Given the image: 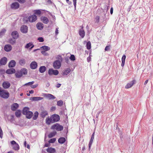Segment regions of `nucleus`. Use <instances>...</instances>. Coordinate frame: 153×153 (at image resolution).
<instances>
[{
  "label": "nucleus",
  "instance_id": "nucleus-15",
  "mask_svg": "<svg viewBox=\"0 0 153 153\" xmlns=\"http://www.w3.org/2000/svg\"><path fill=\"white\" fill-rule=\"evenodd\" d=\"M15 69L13 68L7 69L6 71V74H11L15 73Z\"/></svg>",
  "mask_w": 153,
  "mask_h": 153
},
{
  "label": "nucleus",
  "instance_id": "nucleus-12",
  "mask_svg": "<svg viewBox=\"0 0 153 153\" xmlns=\"http://www.w3.org/2000/svg\"><path fill=\"white\" fill-rule=\"evenodd\" d=\"M40 19L42 22L45 24H47L49 22V20L45 16H41L40 18Z\"/></svg>",
  "mask_w": 153,
  "mask_h": 153
},
{
  "label": "nucleus",
  "instance_id": "nucleus-28",
  "mask_svg": "<svg viewBox=\"0 0 153 153\" xmlns=\"http://www.w3.org/2000/svg\"><path fill=\"white\" fill-rule=\"evenodd\" d=\"M29 108L27 107H25L22 110V114L24 115H26L28 111H29Z\"/></svg>",
  "mask_w": 153,
  "mask_h": 153
},
{
  "label": "nucleus",
  "instance_id": "nucleus-5",
  "mask_svg": "<svg viewBox=\"0 0 153 153\" xmlns=\"http://www.w3.org/2000/svg\"><path fill=\"white\" fill-rule=\"evenodd\" d=\"M59 71L57 70H54L52 68L49 69L48 71V74L50 76L52 75H57L59 74Z\"/></svg>",
  "mask_w": 153,
  "mask_h": 153
},
{
  "label": "nucleus",
  "instance_id": "nucleus-23",
  "mask_svg": "<svg viewBox=\"0 0 153 153\" xmlns=\"http://www.w3.org/2000/svg\"><path fill=\"white\" fill-rule=\"evenodd\" d=\"M19 106V105L17 103H14L11 106V109L13 111H15Z\"/></svg>",
  "mask_w": 153,
  "mask_h": 153
},
{
  "label": "nucleus",
  "instance_id": "nucleus-30",
  "mask_svg": "<svg viewBox=\"0 0 153 153\" xmlns=\"http://www.w3.org/2000/svg\"><path fill=\"white\" fill-rule=\"evenodd\" d=\"M46 68L45 66H41L39 68V71L41 73H44L46 70Z\"/></svg>",
  "mask_w": 153,
  "mask_h": 153
},
{
  "label": "nucleus",
  "instance_id": "nucleus-40",
  "mask_svg": "<svg viewBox=\"0 0 153 153\" xmlns=\"http://www.w3.org/2000/svg\"><path fill=\"white\" fill-rule=\"evenodd\" d=\"M15 114L16 117H19L21 115V111L19 110H17L15 113Z\"/></svg>",
  "mask_w": 153,
  "mask_h": 153
},
{
  "label": "nucleus",
  "instance_id": "nucleus-39",
  "mask_svg": "<svg viewBox=\"0 0 153 153\" xmlns=\"http://www.w3.org/2000/svg\"><path fill=\"white\" fill-rule=\"evenodd\" d=\"M19 63L21 65L23 66L25 63V60L24 59H21L19 60Z\"/></svg>",
  "mask_w": 153,
  "mask_h": 153
},
{
  "label": "nucleus",
  "instance_id": "nucleus-57",
  "mask_svg": "<svg viewBox=\"0 0 153 153\" xmlns=\"http://www.w3.org/2000/svg\"><path fill=\"white\" fill-rule=\"evenodd\" d=\"M41 53L43 55L45 56H47L48 55V53H46L45 51H41Z\"/></svg>",
  "mask_w": 153,
  "mask_h": 153
},
{
  "label": "nucleus",
  "instance_id": "nucleus-54",
  "mask_svg": "<svg viewBox=\"0 0 153 153\" xmlns=\"http://www.w3.org/2000/svg\"><path fill=\"white\" fill-rule=\"evenodd\" d=\"M73 1L75 9H76V0H73Z\"/></svg>",
  "mask_w": 153,
  "mask_h": 153
},
{
  "label": "nucleus",
  "instance_id": "nucleus-59",
  "mask_svg": "<svg viewBox=\"0 0 153 153\" xmlns=\"http://www.w3.org/2000/svg\"><path fill=\"white\" fill-rule=\"evenodd\" d=\"M58 28H56L55 30V34L56 35H57L58 34Z\"/></svg>",
  "mask_w": 153,
  "mask_h": 153
},
{
  "label": "nucleus",
  "instance_id": "nucleus-20",
  "mask_svg": "<svg viewBox=\"0 0 153 153\" xmlns=\"http://www.w3.org/2000/svg\"><path fill=\"white\" fill-rule=\"evenodd\" d=\"M12 49V47L10 45L7 44L4 47V50L7 52L10 51Z\"/></svg>",
  "mask_w": 153,
  "mask_h": 153
},
{
  "label": "nucleus",
  "instance_id": "nucleus-56",
  "mask_svg": "<svg viewBox=\"0 0 153 153\" xmlns=\"http://www.w3.org/2000/svg\"><path fill=\"white\" fill-rule=\"evenodd\" d=\"M17 1L21 3H24L25 2V0H17Z\"/></svg>",
  "mask_w": 153,
  "mask_h": 153
},
{
  "label": "nucleus",
  "instance_id": "nucleus-53",
  "mask_svg": "<svg viewBox=\"0 0 153 153\" xmlns=\"http://www.w3.org/2000/svg\"><path fill=\"white\" fill-rule=\"evenodd\" d=\"M73 1L75 9H76V0H73Z\"/></svg>",
  "mask_w": 153,
  "mask_h": 153
},
{
  "label": "nucleus",
  "instance_id": "nucleus-11",
  "mask_svg": "<svg viewBox=\"0 0 153 153\" xmlns=\"http://www.w3.org/2000/svg\"><path fill=\"white\" fill-rule=\"evenodd\" d=\"M43 96L50 100H53L56 98V97L53 95L49 94H44Z\"/></svg>",
  "mask_w": 153,
  "mask_h": 153
},
{
  "label": "nucleus",
  "instance_id": "nucleus-44",
  "mask_svg": "<svg viewBox=\"0 0 153 153\" xmlns=\"http://www.w3.org/2000/svg\"><path fill=\"white\" fill-rule=\"evenodd\" d=\"M91 44L90 41L88 42L86 44V47L87 49L89 50L91 48Z\"/></svg>",
  "mask_w": 153,
  "mask_h": 153
},
{
  "label": "nucleus",
  "instance_id": "nucleus-58",
  "mask_svg": "<svg viewBox=\"0 0 153 153\" xmlns=\"http://www.w3.org/2000/svg\"><path fill=\"white\" fill-rule=\"evenodd\" d=\"M23 19L24 22L25 23H27L29 21L28 19V17L27 18H25Z\"/></svg>",
  "mask_w": 153,
  "mask_h": 153
},
{
  "label": "nucleus",
  "instance_id": "nucleus-60",
  "mask_svg": "<svg viewBox=\"0 0 153 153\" xmlns=\"http://www.w3.org/2000/svg\"><path fill=\"white\" fill-rule=\"evenodd\" d=\"M56 109V107L55 106L52 107L51 108V110L52 111H54Z\"/></svg>",
  "mask_w": 153,
  "mask_h": 153
},
{
  "label": "nucleus",
  "instance_id": "nucleus-47",
  "mask_svg": "<svg viewBox=\"0 0 153 153\" xmlns=\"http://www.w3.org/2000/svg\"><path fill=\"white\" fill-rule=\"evenodd\" d=\"M69 59L71 61H74L75 60V57L74 55L72 54L71 55L70 57H69Z\"/></svg>",
  "mask_w": 153,
  "mask_h": 153
},
{
  "label": "nucleus",
  "instance_id": "nucleus-27",
  "mask_svg": "<svg viewBox=\"0 0 153 153\" xmlns=\"http://www.w3.org/2000/svg\"><path fill=\"white\" fill-rule=\"evenodd\" d=\"M46 151L50 153H54L55 152V149L52 147H48Z\"/></svg>",
  "mask_w": 153,
  "mask_h": 153
},
{
  "label": "nucleus",
  "instance_id": "nucleus-38",
  "mask_svg": "<svg viewBox=\"0 0 153 153\" xmlns=\"http://www.w3.org/2000/svg\"><path fill=\"white\" fill-rule=\"evenodd\" d=\"M56 134V131H54L50 133L48 135V137L49 138H51L54 137Z\"/></svg>",
  "mask_w": 153,
  "mask_h": 153
},
{
  "label": "nucleus",
  "instance_id": "nucleus-55",
  "mask_svg": "<svg viewBox=\"0 0 153 153\" xmlns=\"http://www.w3.org/2000/svg\"><path fill=\"white\" fill-rule=\"evenodd\" d=\"M38 84H36L34 85H32L31 86V87L32 88H34L37 87L38 86Z\"/></svg>",
  "mask_w": 153,
  "mask_h": 153
},
{
  "label": "nucleus",
  "instance_id": "nucleus-50",
  "mask_svg": "<svg viewBox=\"0 0 153 153\" xmlns=\"http://www.w3.org/2000/svg\"><path fill=\"white\" fill-rule=\"evenodd\" d=\"M40 42H42L44 41V39L42 37H39L37 39Z\"/></svg>",
  "mask_w": 153,
  "mask_h": 153
},
{
  "label": "nucleus",
  "instance_id": "nucleus-21",
  "mask_svg": "<svg viewBox=\"0 0 153 153\" xmlns=\"http://www.w3.org/2000/svg\"><path fill=\"white\" fill-rule=\"evenodd\" d=\"M94 132L93 133V134L91 135V137L90 139V142L89 143L88 145V148L89 149V150L90 149V148L92 144L93 143V140L94 139Z\"/></svg>",
  "mask_w": 153,
  "mask_h": 153
},
{
  "label": "nucleus",
  "instance_id": "nucleus-26",
  "mask_svg": "<svg viewBox=\"0 0 153 153\" xmlns=\"http://www.w3.org/2000/svg\"><path fill=\"white\" fill-rule=\"evenodd\" d=\"M71 71L70 68H67L62 72V75L63 76L67 75Z\"/></svg>",
  "mask_w": 153,
  "mask_h": 153
},
{
  "label": "nucleus",
  "instance_id": "nucleus-61",
  "mask_svg": "<svg viewBox=\"0 0 153 153\" xmlns=\"http://www.w3.org/2000/svg\"><path fill=\"white\" fill-rule=\"evenodd\" d=\"M100 17L99 16H97L96 18V22H98L99 21Z\"/></svg>",
  "mask_w": 153,
  "mask_h": 153
},
{
  "label": "nucleus",
  "instance_id": "nucleus-24",
  "mask_svg": "<svg viewBox=\"0 0 153 153\" xmlns=\"http://www.w3.org/2000/svg\"><path fill=\"white\" fill-rule=\"evenodd\" d=\"M46 123L48 125H50L51 123H54L53 120V119L51 116L50 118L48 117L46 120Z\"/></svg>",
  "mask_w": 153,
  "mask_h": 153
},
{
  "label": "nucleus",
  "instance_id": "nucleus-35",
  "mask_svg": "<svg viewBox=\"0 0 153 153\" xmlns=\"http://www.w3.org/2000/svg\"><path fill=\"white\" fill-rule=\"evenodd\" d=\"M15 75L16 77L17 78H20L22 76L20 71H17L15 74Z\"/></svg>",
  "mask_w": 153,
  "mask_h": 153
},
{
  "label": "nucleus",
  "instance_id": "nucleus-52",
  "mask_svg": "<svg viewBox=\"0 0 153 153\" xmlns=\"http://www.w3.org/2000/svg\"><path fill=\"white\" fill-rule=\"evenodd\" d=\"M65 62L68 64L69 63L70 61H69V58L68 57H66L65 58Z\"/></svg>",
  "mask_w": 153,
  "mask_h": 153
},
{
  "label": "nucleus",
  "instance_id": "nucleus-41",
  "mask_svg": "<svg viewBox=\"0 0 153 153\" xmlns=\"http://www.w3.org/2000/svg\"><path fill=\"white\" fill-rule=\"evenodd\" d=\"M34 12V15H40L41 14V10H34L33 11Z\"/></svg>",
  "mask_w": 153,
  "mask_h": 153
},
{
  "label": "nucleus",
  "instance_id": "nucleus-10",
  "mask_svg": "<svg viewBox=\"0 0 153 153\" xmlns=\"http://www.w3.org/2000/svg\"><path fill=\"white\" fill-rule=\"evenodd\" d=\"M20 30L22 33H26L27 32V27L26 25H23L21 27Z\"/></svg>",
  "mask_w": 153,
  "mask_h": 153
},
{
  "label": "nucleus",
  "instance_id": "nucleus-51",
  "mask_svg": "<svg viewBox=\"0 0 153 153\" xmlns=\"http://www.w3.org/2000/svg\"><path fill=\"white\" fill-rule=\"evenodd\" d=\"M34 82L33 81L31 82H29L27 83H26L25 85H32L33 84Z\"/></svg>",
  "mask_w": 153,
  "mask_h": 153
},
{
  "label": "nucleus",
  "instance_id": "nucleus-29",
  "mask_svg": "<svg viewBox=\"0 0 153 153\" xmlns=\"http://www.w3.org/2000/svg\"><path fill=\"white\" fill-rule=\"evenodd\" d=\"M65 138L64 137H61L59 138L58 140V142L60 144H63L65 141Z\"/></svg>",
  "mask_w": 153,
  "mask_h": 153
},
{
  "label": "nucleus",
  "instance_id": "nucleus-9",
  "mask_svg": "<svg viewBox=\"0 0 153 153\" xmlns=\"http://www.w3.org/2000/svg\"><path fill=\"white\" fill-rule=\"evenodd\" d=\"M11 35L13 38L17 39L19 37V34L16 31H14L12 32Z\"/></svg>",
  "mask_w": 153,
  "mask_h": 153
},
{
  "label": "nucleus",
  "instance_id": "nucleus-7",
  "mask_svg": "<svg viewBox=\"0 0 153 153\" xmlns=\"http://www.w3.org/2000/svg\"><path fill=\"white\" fill-rule=\"evenodd\" d=\"M80 27L81 28L79 30V34L81 38H83L85 36V32L83 29V26H80Z\"/></svg>",
  "mask_w": 153,
  "mask_h": 153
},
{
  "label": "nucleus",
  "instance_id": "nucleus-18",
  "mask_svg": "<svg viewBox=\"0 0 153 153\" xmlns=\"http://www.w3.org/2000/svg\"><path fill=\"white\" fill-rule=\"evenodd\" d=\"M30 68L31 69H36L37 66V64L35 61L32 62L30 64Z\"/></svg>",
  "mask_w": 153,
  "mask_h": 153
},
{
  "label": "nucleus",
  "instance_id": "nucleus-33",
  "mask_svg": "<svg viewBox=\"0 0 153 153\" xmlns=\"http://www.w3.org/2000/svg\"><path fill=\"white\" fill-rule=\"evenodd\" d=\"M27 113L26 114V116L27 118L28 119H30L32 117L33 114V112L31 111H28Z\"/></svg>",
  "mask_w": 153,
  "mask_h": 153
},
{
  "label": "nucleus",
  "instance_id": "nucleus-19",
  "mask_svg": "<svg viewBox=\"0 0 153 153\" xmlns=\"http://www.w3.org/2000/svg\"><path fill=\"white\" fill-rule=\"evenodd\" d=\"M34 46V45L33 44L32 42H30L29 43L26 44L25 46V48L27 49H28L29 48V49L30 50L33 48Z\"/></svg>",
  "mask_w": 153,
  "mask_h": 153
},
{
  "label": "nucleus",
  "instance_id": "nucleus-13",
  "mask_svg": "<svg viewBox=\"0 0 153 153\" xmlns=\"http://www.w3.org/2000/svg\"><path fill=\"white\" fill-rule=\"evenodd\" d=\"M136 81L135 80H133L132 81L128 83L125 86L126 88H131L135 83Z\"/></svg>",
  "mask_w": 153,
  "mask_h": 153
},
{
  "label": "nucleus",
  "instance_id": "nucleus-62",
  "mask_svg": "<svg viewBox=\"0 0 153 153\" xmlns=\"http://www.w3.org/2000/svg\"><path fill=\"white\" fill-rule=\"evenodd\" d=\"M87 61L88 62H89L91 60V58L90 56H89V57L87 58Z\"/></svg>",
  "mask_w": 153,
  "mask_h": 153
},
{
  "label": "nucleus",
  "instance_id": "nucleus-45",
  "mask_svg": "<svg viewBox=\"0 0 153 153\" xmlns=\"http://www.w3.org/2000/svg\"><path fill=\"white\" fill-rule=\"evenodd\" d=\"M63 101L62 100H60L57 102V105L58 106H61L63 105Z\"/></svg>",
  "mask_w": 153,
  "mask_h": 153
},
{
  "label": "nucleus",
  "instance_id": "nucleus-22",
  "mask_svg": "<svg viewBox=\"0 0 153 153\" xmlns=\"http://www.w3.org/2000/svg\"><path fill=\"white\" fill-rule=\"evenodd\" d=\"M16 65V62L14 60H11L8 64V67L9 68L14 67Z\"/></svg>",
  "mask_w": 153,
  "mask_h": 153
},
{
  "label": "nucleus",
  "instance_id": "nucleus-1",
  "mask_svg": "<svg viewBox=\"0 0 153 153\" xmlns=\"http://www.w3.org/2000/svg\"><path fill=\"white\" fill-rule=\"evenodd\" d=\"M10 96L9 93L6 90L0 87V97L5 99H7Z\"/></svg>",
  "mask_w": 153,
  "mask_h": 153
},
{
  "label": "nucleus",
  "instance_id": "nucleus-42",
  "mask_svg": "<svg viewBox=\"0 0 153 153\" xmlns=\"http://www.w3.org/2000/svg\"><path fill=\"white\" fill-rule=\"evenodd\" d=\"M38 115H39L38 112L37 111H36L34 113V115L33 117V120H36L38 117Z\"/></svg>",
  "mask_w": 153,
  "mask_h": 153
},
{
  "label": "nucleus",
  "instance_id": "nucleus-46",
  "mask_svg": "<svg viewBox=\"0 0 153 153\" xmlns=\"http://www.w3.org/2000/svg\"><path fill=\"white\" fill-rule=\"evenodd\" d=\"M6 31L5 29H3L0 32V36H1L4 35Z\"/></svg>",
  "mask_w": 153,
  "mask_h": 153
},
{
  "label": "nucleus",
  "instance_id": "nucleus-48",
  "mask_svg": "<svg viewBox=\"0 0 153 153\" xmlns=\"http://www.w3.org/2000/svg\"><path fill=\"white\" fill-rule=\"evenodd\" d=\"M56 140L55 138H53L50 140L48 142L49 143H53L55 142Z\"/></svg>",
  "mask_w": 153,
  "mask_h": 153
},
{
  "label": "nucleus",
  "instance_id": "nucleus-6",
  "mask_svg": "<svg viewBox=\"0 0 153 153\" xmlns=\"http://www.w3.org/2000/svg\"><path fill=\"white\" fill-rule=\"evenodd\" d=\"M37 19V16L35 15H33L28 17L29 21L30 22H35Z\"/></svg>",
  "mask_w": 153,
  "mask_h": 153
},
{
  "label": "nucleus",
  "instance_id": "nucleus-2",
  "mask_svg": "<svg viewBox=\"0 0 153 153\" xmlns=\"http://www.w3.org/2000/svg\"><path fill=\"white\" fill-rule=\"evenodd\" d=\"M51 129H56L57 131H61L63 130V127L62 126L60 125L58 123H56L51 126Z\"/></svg>",
  "mask_w": 153,
  "mask_h": 153
},
{
  "label": "nucleus",
  "instance_id": "nucleus-63",
  "mask_svg": "<svg viewBox=\"0 0 153 153\" xmlns=\"http://www.w3.org/2000/svg\"><path fill=\"white\" fill-rule=\"evenodd\" d=\"M109 49V46H107L105 48V51H108Z\"/></svg>",
  "mask_w": 153,
  "mask_h": 153
},
{
  "label": "nucleus",
  "instance_id": "nucleus-49",
  "mask_svg": "<svg viewBox=\"0 0 153 153\" xmlns=\"http://www.w3.org/2000/svg\"><path fill=\"white\" fill-rule=\"evenodd\" d=\"M3 132L0 126V137L1 138H2L3 136Z\"/></svg>",
  "mask_w": 153,
  "mask_h": 153
},
{
  "label": "nucleus",
  "instance_id": "nucleus-43",
  "mask_svg": "<svg viewBox=\"0 0 153 153\" xmlns=\"http://www.w3.org/2000/svg\"><path fill=\"white\" fill-rule=\"evenodd\" d=\"M41 48L43 49L44 50H45V51H48L50 49V48L49 47L45 45L41 47Z\"/></svg>",
  "mask_w": 153,
  "mask_h": 153
},
{
  "label": "nucleus",
  "instance_id": "nucleus-36",
  "mask_svg": "<svg viewBox=\"0 0 153 153\" xmlns=\"http://www.w3.org/2000/svg\"><path fill=\"white\" fill-rule=\"evenodd\" d=\"M48 114V112L46 111H43L41 112L40 114L41 117L43 118H44Z\"/></svg>",
  "mask_w": 153,
  "mask_h": 153
},
{
  "label": "nucleus",
  "instance_id": "nucleus-31",
  "mask_svg": "<svg viewBox=\"0 0 153 153\" xmlns=\"http://www.w3.org/2000/svg\"><path fill=\"white\" fill-rule=\"evenodd\" d=\"M20 71H21L22 75H26L27 74V70L25 68H22L21 69Z\"/></svg>",
  "mask_w": 153,
  "mask_h": 153
},
{
  "label": "nucleus",
  "instance_id": "nucleus-4",
  "mask_svg": "<svg viewBox=\"0 0 153 153\" xmlns=\"http://www.w3.org/2000/svg\"><path fill=\"white\" fill-rule=\"evenodd\" d=\"M10 143L11 144L13 145V148L14 150L18 151L19 150V146L16 141L14 140H13Z\"/></svg>",
  "mask_w": 153,
  "mask_h": 153
},
{
  "label": "nucleus",
  "instance_id": "nucleus-16",
  "mask_svg": "<svg viewBox=\"0 0 153 153\" xmlns=\"http://www.w3.org/2000/svg\"><path fill=\"white\" fill-rule=\"evenodd\" d=\"M2 85L4 88L7 89L10 87V83L8 82H4L2 83Z\"/></svg>",
  "mask_w": 153,
  "mask_h": 153
},
{
  "label": "nucleus",
  "instance_id": "nucleus-64",
  "mask_svg": "<svg viewBox=\"0 0 153 153\" xmlns=\"http://www.w3.org/2000/svg\"><path fill=\"white\" fill-rule=\"evenodd\" d=\"M44 146L46 147H48L50 146V144L49 143H46L45 144Z\"/></svg>",
  "mask_w": 153,
  "mask_h": 153
},
{
  "label": "nucleus",
  "instance_id": "nucleus-14",
  "mask_svg": "<svg viewBox=\"0 0 153 153\" xmlns=\"http://www.w3.org/2000/svg\"><path fill=\"white\" fill-rule=\"evenodd\" d=\"M19 4L17 2L13 3L11 5V8L13 9H16L19 8Z\"/></svg>",
  "mask_w": 153,
  "mask_h": 153
},
{
  "label": "nucleus",
  "instance_id": "nucleus-25",
  "mask_svg": "<svg viewBox=\"0 0 153 153\" xmlns=\"http://www.w3.org/2000/svg\"><path fill=\"white\" fill-rule=\"evenodd\" d=\"M36 27L39 30H42L44 27V25L41 22L38 23L36 24Z\"/></svg>",
  "mask_w": 153,
  "mask_h": 153
},
{
  "label": "nucleus",
  "instance_id": "nucleus-37",
  "mask_svg": "<svg viewBox=\"0 0 153 153\" xmlns=\"http://www.w3.org/2000/svg\"><path fill=\"white\" fill-rule=\"evenodd\" d=\"M16 39H13V38H10L9 39L8 42H9L11 44V45H13L16 42Z\"/></svg>",
  "mask_w": 153,
  "mask_h": 153
},
{
  "label": "nucleus",
  "instance_id": "nucleus-17",
  "mask_svg": "<svg viewBox=\"0 0 153 153\" xmlns=\"http://www.w3.org/2000/svg\"><path fill=\"white\" fill-rule=\"evenodd\" d=\"M7 59L6 57L2 58L0 60V63L1 65H5L7 63Z\"/></svg>",
  "mask_w": 153,
  "mask_h": 153
},
{
  "label": "nucleus",
  "instance_id": "nucleus-3",
  "mask_svg": "<svg viewBox=\"0 0 153 153\" xmlns=\"http://www.w3.org/2000/svg\"><path fill=\"white\" fill-rule=\"evenodd\" d=\"M61 65V62L59 60L55 61L53 63V68L55 69H59Z\"/></svg>",
  "mask_w": 153,
  "mask_h": 153
},
{
  "label": "nucleus",
  "instance_id": "nucleus-8",
  "mask_svg": "<svg viewBox=\"0 0 153 153\" xmlns=\"http://www.w3.org/2000/svg\"><path fill=\"white\" fill-rule=\"evenodd\" d=\"M51 117L54 123L58 122L60 120V117L58 114H53Z\"/></svg>",
  "mask_w": 153,
  "mask_h": 153
},
{
  "label": "nucleus",
  "instance_id": "nucleus-32",
  "mask_svg": "<svg viewBox=\"0 0 153 153\" xmlns=\"http://www.w3.org/2000/svg\"><path fill=\"white\" fill-rule=\"evenodd\" d=\"M31 98L32 99L31 100L33 101H39L43 99V98L41 97H33Z\"/></svg>",
  "mask_w": 153,
  "mask_h": 153
},
{
  "label": "nucleus",
  "instance_id": "nucleus-34",
  "mask_svg": "<svg viewBox=\"0 0 153 153\" xmlns=\"http://www.w3.org/2000/svg\"><path fill=\"white\" fill-rule=\"evenodd\" d=\"M126 58V56L124 54L122 58V63H121V66L122 67H123L124 66L125 62V59Z\"/></svg>",
  "mask_w": 153,
  "mask_h": 153
}]
</instances>
